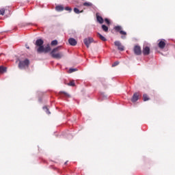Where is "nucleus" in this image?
<instances>
[{
	"instance_id": "f257e3e1",
	"label": "nucleus",
	"mask_w": 175,
	"mask_h": 175,
	"mask_svg": "<svg viewBox=\"0 0 175 175\" xmlns=\"http://www.w3.org/2000/svg\"><path fill=\"white\" fill-rule=\"evenodd\" d=\"M38 53H49V51H51V47H50L49 44H47L45 47L44 46H40L37 49Z\"/></svg>"
},
{
	"instance_id": "f03ea898",
	"label": "nucleus",
	"mask_w": 175,
	"mask_h": 175,
	"mask_svg": "<svg viewBox=\"0 0 175 175\" xmlns=\"http://www.w3.org/2000/svg\"><path fill=\"white\" fill-rule=\"evenodd\" d=\"M29 66V60L28 59H25L23 61H20L18 64L19 69H24Z\"/></svg>"
},
{
	"instance_id": "7ed1b4c3",
	"label": "nucleus",
	"mask_w": 175,
	"mask_h": 175,
	"mask_svg": "<svg viewBox=\"0 0 175 175\" xmlns=\"http://www.w3.org/2000/svg\"><path fill=\"white\" fill-rule=\"evenodd\" d=\"M83 43L86 46L87 49H89L90 45L91 44V43H94V38H92L91 37H88L87 38H85L83 40Z\"/></svg>"
},
{
	"instance_id": "20e7f679",
	"label": "nucleus",
	"mask_w": 175,
	"mask_h": 175,
	"mask_svg": "<svg viewBox=\"0 0 175 175\" xmlns=\"http://www.w3.org/2000/svg\"><path fill=\"white\" fill-rule=\"evenodd\" d=\"M134 53L135 55H142V48H140V46L135 45L134 46Z\"/></svg>"
},
{
	"instance_id": "39448f33",
	"label": "nucleus",
	"mask_w": 175,
	"mask_h": 175,
	"mask_svg": "<svg viewBox=\"0 0 175 175\" xmlns=\"http://www.w3.org/2000/svg\"><path fill=\"white\" fill-rule=\"evenodd\" d=\"M52 58H55L56 59H61L64 57L62 52L57 53H51Z\"/></svg>"
},
{
	"instance_id": "423d86ee",
	"label": "nucleus",
	"mask_w": 175,
	"mask_h": 175,
	"mask_svg": "<svg viewBox=\"0 0 175 175\" xmlns=\"http://www.w3.org/2000/svg\"><path fill=\"white\" fill-rule=\"evenodd\" d=\"M114 29L115 31H116V32H120V35H126V31L121 30L122 29V27L121 26H115Z\"/></svg>"
},
{
	"instance_id": "0eeeda50",
	"label": "nucleus",
	"mask_w": 175,
	"mask_h": 175,
	"mask_svg": "<svg viewBox=\"0 0 175 175\" xmlns=\"http://www.w3.org/2000/svg\"><path fill=\"white\" fill-rule=\"evenodd\" d=\"M114 44L118 47V50H120V51H124V46L121 44V42L115 41Z\"/></svg>"
},
{
	"instance_id": "6e6552de",
	"label": "nucleus",
	"mask_w": 175,
	"mask_h": 175,
	"mask_svg": "<svg viewBox=\"0 0 175 175\" xmlns=\"http://www.w3.org/2000/svg\"><path fill=\"white\" fill-rule=\"evenodd\" d=\"M150 47L144 46L142 53H143L144 55H148L150 54Z\"/></svg>"
},
{
	"instance_id": "1a4fd4ad",
	"label": "nucleus",
	"mask_w": 175,
	"mask_h": 175,
	"mask_svg": "<svg viewBox=\"0 0 175 175\" xmlns=\"http://www.w3.org/2000/svg\"><path fill=\"white\" fill-rule=\"evenodd\" d=\"M68 43L70 46H76V44H77V41H76V39L70 38L68 39Z\"/></svg>"
},
{
	"instance_id": "9d476101",
	"label": "nucleus",
	"mask_w": 175,
	"mask_h": 175,
	"mask_svg": "<svg viewBox=\"0 0 175 175\" xmlns=\"http://www.w3.org/2000/svg\"><path fill=\"white\" fill-rule=\"evenodd\" d=\"M159 49H165L166 46V42H165V39H162L158 44Z\"/></svg>"
},
{
	"instance_id": "9b49d317",
	"label": "nucleus",
	"mask_w": 175,
	"mask_h": 175,
	"mask_svg": "<svg viewBox=\"0 0 175 175\" xmlns=\"http://www.w3.org/2000/svg\"><path fill=\"white\" fill-rule=\"evenodd\" d=\"M96 20L99 24H103L104 20L103 18L99 16V14L96 13Z\"/></svg>"
},
{
	"instance_id": "f8f14e48",
	"label": "nucleus",
	"mask_w": 175,
	"mask_h": 175,
	"mask_svg": "<svg viewBox=\"0 0 175 175\" xmlns=\"http://www.w3.org/2000/svg\"><path fill=\"white\" fill-rule=\"evenodd\" d=\"M43 43H44V41L42 39H38L36 41V46H38V47L43 46Z\"/></svg>"
},
{
	"instance_id": "ddd939ff",
	"label": "nucleus",
	"mask_w": 175,
	"mask_h": 175,
	"mask_svg": "<svg viewBox=\"0 0 175 175\" xmlns=\"http://www.w3.org/2000/svg\"><path fill=\"white\" fill-rule=\"evenodd\" d=\"M139 100V94L137 93H135L133 95V97L131 98V101L135 103V102H137Z\"/></svg>"
},
{
	"instance_id": "4468645a",
	"label": "nucleus",
	"mask_w": 175,
	"mask_h": 175,
	"mask_svg": "<svg viewBox=\"0 0 175 175\" xmlns=\"http://www.w3.org/2000/svg\"><path fill=\"white\" fill-rule=\"evenodd\" d=\"M98 99L100 100H105L107 99V96L106 94H105V93L100 92Z\"/></svg>"
},
{
	"instance_id": "2eb2a0df",
	"label": "nucleus",
	"mask_w": 175,
	"mask_h": 175,
	"mask_svg": "<svg viewBox=\"0 0 175 175\" xmlns=\"http://www.w3.org/2000/svg\"><path fill=\"white\" fill-rule=\"evenodd\" d=\"M65 8H64V6L62 5H57L55 7V10L56 12H63V10H64Z\"/></svg>"
},
{
	"instance_id": "dca6fc26",
	"label": "nucleus",
	"mask_w": 175,
	"mask_h": 175,
	"mask_svg": "<svg viewBox=\"0 0 175 175\" xmlns=\"http://www.w3.org/2000/svg\"><path fill=\"white\" fill-rule=\"evenodd\" d=\"M97 36L100 39V40H102L103 42H106V40H107V39H106V38H105V36H103L100 33H97Z\"/></svg>"
},
{
	"instance_id": "f3484780",
	"label": "nucleus",
	"mask_w": 175,
	"mask_h": 175,
	"mask_svg": "<svg viewBox=\"0 0 175 175\" xmlns=\"http://www.w3.org/2000/svg\"><path fill=\"white\" fill-rule=\"evenodd\" d=\"M61 49V46H57L55 48H54L51 52V54H54L55 53H57V51H59V49Z\"/></svg>"
},
{
	"instance_id": "a211bd4d",
	"label": "nucleus",
	"mask_w": 175,
	"mask_h": 175,
	"mask_svg": "<svg viewBox=\"0 0 175 175\" xmlns=\"http://www.w3.org/2000/svg\"><path fill=\"white\" fill-rule=\"evenodd\" d=\"M101 28L104 32H107L109 31V27L106 25H102Z\"/></svg>"
},
{
	"instance_id": "6ab92c4d",
	"label": "nucleus",
	"mask_w": 175,
	"mask_h": 175,
	"mask_svg": "<svg viewBox=\"0 0 175 175\" xmlns=\"http://www.w3.org/2000/svg\"><path fill=\"white\" fill-rule=\"evenodd\" d=\"M74 12H75V13H76V14H80V13H83V12H84V11L83 10L80 11V10H79V8H75Z\"/></svg>"
},
{
	"instance_id": "aec40b11",
	"label": "nucleus",
	"mask_w": 175,
	"mask_h": 175,
	"mask_svg": "<svg viewBox=\"0 0 175 175\" xmlns=\"http://www.w3.org/2000/svg\"><path fill=\"white\" fill-rule=\"evenodd\" d=\"M6 67H3L2 66H0V73H5L6 72Z\"/></svg>"
},
{
	"instance_id": "412c9836",
	"label": "nucleus",
	"mask_w": 175,
	"mask_h": 175,
	"mask_svg": "<svg viewBox=\"0 0 175 175\" xmlns=\"http://www.w3.org/2000/svg\"><path fill=\"white\" fill-rule=\"evenodd\" d=\"M44 111H45V113H46V114H51V113L50 112V111L49 110V108H47V107H42Z\"/></svg>"
},
{
	"instance_id": "4be33fe9",
	"label": "nucleus",
	"mask_w": 175,
	"mask_h": 175,
	"mask_svg": "<svg viewBox=\"0 0 175 175\" xmlns=\"http://www.w3.org/2000/svg\"><path fill=\"white\" fill-rule=\"evenodd\" d=\"M51 46H57L58 44V41L57 40H54L51 42Z\"/></svg>"
},
{
	"instance_id": "5701e85b",
	"label": "nucleus",
	"mask_w": 175,
	"mask_h": 175,
	"mask_svg": "<svg viewBox=\"0 0 175 175\" xmlns=\"http://www.w3.org/2000/svg\"><path fill=\"white\" fill-rule=\"evenodd\" d=\"M143 98H144V102H147V100H150V98H148V96H147V94H144Z\"/></svg>"
},
{
	"instance_id": "b1692460",
	"label": "nucleus",
	"mask_w": 175,
	"mask_h": 175,
	"mask_svg": "<svg viewBox=\"0 0 175 175\" xmlns=\"http://www.w3.org/2000/svg\"><path fill=\"white\" fill-rule=\"evenodd\" d=\"M83 6H87L88 8H89L90 6H92V3L85 2V3H83Z\"/></svg>"
},
{
	"instance_id": "393cba45",
	"label": "nucleus",
	"mask_w": 175,
	"mask_h": 175,
	"mask_svg": "<svg viewBox=\"0 0 175 175\" xmlns=\"http://www.w3.org/2000/svg\"><path fill=\"white\" fill-rule=\"evenodd\" d=\"M68 85H70V87H75V85H76V84L75 83V81H72L68 83Z\"/></svg>"
},
{
	"instance_id": "a878e982",
	"label": "nucleus",
	"mask_w": 175,
	"mask_h": 175,
	"mask_svg": "<svg viewBox=\"0 0 175 175\" xmlns=\"http://www.w3.org/2000/svg\"><path fill=\"white\" fill-rule=\"evenodd\" d=\"M76 70H77V68H70L68 73H73V72H76Z\"/></svg>"
},
{
	"instance_id": "bb28decb",
	"label": "nucleus",
	"mask_w": 175,
	"mask_h": 175,
	"mask_svg": "<svg viewBox=\"0 0 175 175\" xmlns=\"http://www.w3.org/2000/svg\"><path fill=\"white\" fill-rule=\"evenodd\" d=\"M62 94H64V95L66 97V98H70V94H68L66 92H62Z\"/></svg>"
},
{
	"instance_id": "cd10ccee",
	"label": "nucleus",
	"mask_w": 175,
	"mask_h": 175,
	"mask_svg": "<svg viewBox=\"0 0 175 175\" xmlns=\"http://www.w3.org/2000/svg\"><path fill=\"white\" fill-rule=\"evenodd\" d=\"M64 10H67L68 12H69V13H70V12H72V8H70V7H66L64 8Z\"/></svg>"
},
{
	"instance_id": "c85d7f7f",
	"label": "nucleus",
	"mask_w": 175,
	"mask_h": 175,
	"mask_svg": "<svg viewBox=\"0 0 175 175\" xmlns=\"http://www.w3.org/2000/svg\"><path fill=\"white\" fill-rule=\"evenodd\" d=\"M3 14H5V9H1L0 10V15L3 16Z\"/></svg>"
},
{
	"instance_id": "c756f323",
	"label": "nucleus",
	"mask_w": 175,
	"mask_h": 175,
	"mask_svg": "<svg viewBox=\"0 0 175 175\" xmlns=\"http://www.w3.org/2000/svg\"><path fill=\"white\" fill-rule=\"evenodd\" d=\"M105 21L106 24H107V25H110V20H109V18H105Z\"/></svg>"
},
{
	"instance_id": "7c9ffc66",
	"label": "nucleus",
	"mask_w": 175,
	"mask_h": 175,
	"mask_svg": "<svg viewBox=\"0 0 175 175\" xmlns=\"http://www.w3.org/2000/svg\"><path fill=\"white\" fill-rule=\"evenodd\" d=\"M120 64V62H115L113 64H112V66L114 67V66H117V65H118Z\"/></svg>"
},
{
	"instance_id": "2f4dec72",
	"label": "nucleus",
	"mask_w": 175,
	"mask_h": 175,
	"mask_svg": "<svg viewBox=\"0 0 175 175\" xmlns=\"http://www.w3.org/2000/svg\"><path fill=\"white\" fill-rule=\"evenodd\" d=\"M121 38L123 39V40L126 39V36H121Z\"/></svg>"
},
{
	"instance_id": "473e14b6",
	"label": "nucleus",
	"mask_w": 175,
	"mask_h": 175,
	"mask_svg": "<svg viewBox=\"0 0 175 175\" xmlns=\"http://www.w3.org/2000/svg\"><path fill=\"white\" fill-rule=\"evenodd\" d=\"M26 46V49H29V46H28V45H25Z\"/></svg>"
},
{
	"instance_id": "72a5a7b5",
	"label": "nucleus",
	"mask_w": 175,
	"mask_h": 175,
	"mask_svg": "<svg viewBox=\"0 0 175 175\" xmlns=\"http://www.w3.org/2000/svg\"><path fill=\"white\" fill-rule=\"evenodd\" d=\"M39 102H42V98H39Z\"/></svg>"
},
{
	"instance_id": "f704fd0d",
	"label": "nucleus",
	"mask_w": 175,
	"mask_h": 175,
	"mask_svg": "<svg viewBox=\"0 0 175 175\" xmlns=\"http://www.w3.org/2000/svg\"><path fill=\"white\" fill-rule=\"evenodd\" d=\"M68 163V161H66L65 163H64V165H66Z\"/></svg>"
}]
</instances>
